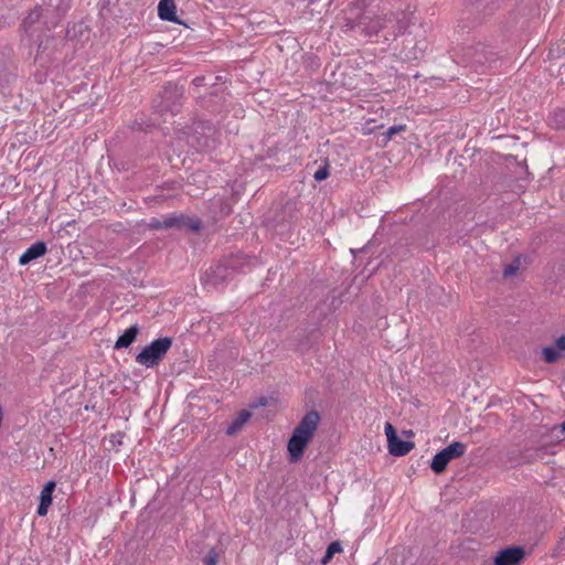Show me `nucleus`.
<instances>
[{
    "mask_svg": "<svg viewBox=\"0 0 565 565\" xmlns=\"http://www.w3.org/2000/svg\"><path fill=\"white\" fill-rule=\"evenodd\" d=\"M330 174L329 164L326 163L324 166L320 167L313 174V178L316 181H323L326 180Z\"/></svg>",
    "mask_w": 565,
    "mask_h": 565,
    "instance_id": "nucleus-20",
    "label": "nucleus"
},
{
    "mask_svg": "<svg viewBox=\"0 0 565 565\" xmlns=\"http://www.w3.org/2000/svg\"><path fill=\"white\" fill-rule=\"evenodd\" d=\"M40 18H41V9L35 8L33 10H31L22 23L24 31L29 32V30H31V26L33 24H35L36 22H39Z\"/></svg>",
    "mask_w": 565,
    "mask_h": 565,
    "instance_id": "nucleus-15",
    "label": "nucleus"
},
{
    "mask_svg": "<svg viewBox=\"0 0 565 565\" xmlns=\"http://www.w3.org/2000/svg\"><path fill=\"white\" fill-rule=\"evenodd\" d=\"M47 252L46 244L44 242H36L32 244L30 247L25 249V252L20 256L19 264L24 266L30 262L42 257Z\"/></svg>",
    "mask_w": 565,
    "mask_h": 565,
    "instance_id": "nucleus-8",
    "label": "nucleus"
},
{
    "mask_svg": "<svg viewBox=\"0 0 565 565\" xmlns=\"http://www.w3.org/2000/svg\"><path fill=\"white\" fill-rule=\"evenodd\" d=\"M139 333V326L134 324L128 328L115 342V349H126L128 348L137 338Z\"/></svg>",
    "mask_w": 565,
    "mask_h": 565,
    "instance_id": "nucleus-12",
    "label": "nucleus"
},
{
    "mask_svg": "<svg viewBox=\"0 0 565 565\" xmlns=\"http://www.w3.org/2000/svg\"><path fill=\"white\" fill-rule=\"evenodd\" d=\"M55 487V481H49L41 490L40 504L36 510V513L40 516H45L47 514L49 507L52 504V495Z\"/></svg>",
    "mask_w": 565,
    "mask_h": 565,
    "instance_id": "nucleus-9",
    "label": "nucleus"
},
{
    "mask_svg": "<svg viewBox=\"0 0 565 565\" xmlns=\"http://www.w3.org/2000/svg\"><path fill=\"white\" fill-rule=\"evenodd\" d=\"M249 418L250 413L248 411H241L226 428V434L230 436L236 434L247 423Z\"/></svg>",
    "mask_w": 565,
    "mask_h": 565,
    "instance_id": "nucleus-13",
    "label": "nucleus"
},
{
    "mask_svg": "<svg viewBox=\"0 0 565 565\" xmlns=\"http://www.w3.org/2000/svg\"><path fill=\"white\" fill-rule=\"evenodd\" d=\"M525 556L521 546L507 547L500 551L493 559V565H520Z\"/></svg>",
    "mask_w": 565,
    "mask_h": 565,
    "instance_id": "nucleus-4",
    "label": "nucleus"
},
{
    "mask_svg": "<svg viewBox=\"0 0 565 565\" xmlns=\"http://www.w3.org/2000/svg\"><path fill=\"white\" fill-rule=\"evenodd\" d=\"M404 30H405V26L398 23L397 31L393 32V36L396 38L397 35L402 34L404 32Z\"/></svg>",
    "mask_w": 565,
    "mask_h": 565,
    "instance_id": "nucleus-27",
    "label": "nucleus"
},
{
    "mask_svg": "<svg viewBox=\"0 0 565 565\" xmlns=\"http://www.w3.org/2000/svg\"><path fill=\"white\" fill-rule=\"evenodd\" d=\"M414 447V444L411 441H405L399 439L397 436L390 440L388 444V451L393 456L402 457L407 455L412 448Z\"/></svg>",
    "mask_w": 565,
    "mask_h": 565,
    "instance_id": "nucleus-11",
    "label": "nucleus"
},
{
    "mask_svg": "<svg viewBox=\"0 0 565 565\" xmlns=\"http://www.w3.org/2000/svg\"><path fill=\"white\" fill-rule=\"evenodd\" d=\"M164 109H166V110H170L172 114H175V113H178V111H179V107H178V105H175V104L170 105V104H168V103H167V104L164 105Z\"/></svg>",
    "mask_w": 565,
    "mask_h": 565,
    "instance_id": "nucleus-26",
    "label": "nucleus"
},
{
    "mask_svg": "<svg viewBox=\"0 0 565 565\" xmlns=\"http://www.w3.org/2000/svg\"><path fill=\"white\" fill-rule=\"evenodd\" d=\"M394 20V14L376 17L370 19L369 21H362L361 25H363V31L366 35L372 36L376 35L381 30L387 26L388 22Z\"/></svg>",
    "mask_w": 565,
    "mask_h": 565,
    "instance_id": "nucleus-6",
    "label": "nucleus"
},
{
    "mask_svg": "<svg viewBox=\"0 0 565 565\" xmlns=\"http://www.w3.org/2000/svg\"><path fill=\"white\" fill-rule=\"evenodd\" d=\"M520 268V262L519 259H515L513 263L507 265L503 269V276L505 278L514 276Z\"/></svg>",
    "mask_w": 565,
    "mask_h": 565,
    "instance_id": "nucleus-19",
    "label": "nucleus"
},
{
    "mask_svg": "<svg viewBox=\"0 0 565 565\" xmlns=\"http://www.w3.org/2000/svg\"><path fill=\"white\" fill-rule=\"evenodd\" d=\"M181 96V93L177 87H166L164 89V96L163 99L168 102L170 97H179Z\"/></svg>",
    "mask_w": 565,
    "mask_h": 565,
    "instance_id": "nucleus-22",
    "label": "nucleus"
},
{
    "mask_svg": "<svg viewBox=\"0 0 565 565\" xmlns=\"http://www.w3.org/2000/svg\"><path fill=\"white\" fill-rule=\"evenodd\" d=\"M319 423L320 415L317 411H310L301 418L288 441L287 448L290 462H297L300 460L308 443L313 437Z\"/></svg>",
    "mask_w": 565,
    "mask_h": 565,
    "instance_id": "nucleus-1",
    "label": "nucleus"
},
{
    "mask_svg": "<svg viewBox=\"0 0 565 565\" xmlns=\"http://www.w3.org/2000/svg\"><path fill=\"white\" fill-rule=\"evenodd\" d=\"M218 552L215 548H211L203 557L202 562L204 565H216L218 563Z\"/></svg>",
    "mask_w": 565,
    "mask_h": 565,
    "instance_id": "nucleus-17",
    "label": "nucleus"
},
{
    "mask_svg": "<svg viewBox=\"0 0 565 565\" xmlns=\"http://www.w3.org/2000/svg\"><path fill=\"white\" fill-rule=\"evenodd\" d=\"M172 345V339L163 337L153 340L136 355V362L146 367H154L163 360Z\"/></svg>",
    "mask_w": 565,
    "mask_h": 565,
    "instance_id": "nucleus-2",
    "label": "nucleus"
},
{
    "mask_svg": "<svg viewBox=\"0 0 565 565\" xmlns=\"http://www.w3.org/2000/svg\"><path fill=\"white\" fill-rule=\"evenodd\" d=\"M405 127H406L405 125H396V126L390 127L386 131L387 139H391L395 134L405 130Z\"/></svg>",
    "mask_w": 565,
    "mask_h": 565,
    "instance_id": "nucleus-24",
    "label": "nucleus"
},
{
    "mask_svg": "<svg viewBox=\"0 0 565 565\" xmlns=\"http://www.w3.org/2000/svg\"><path fill=\"white\" fill-rule=\"evenodd\" d=\"M175 10L177 8L173 0H160L158 4V15L163 21L180 23Z\"/></svg>",
    "mask_w": 565,
    "mask_h": 565,
    "instance_id": "nucleus-10",
    "label": "nucleus"
},
{
    "mask_svg": "<svg viewBox=\"0 0 565 565\" xmlns=\"http://www.w3.org/2000/svg\"><path fill=\"white\" fill-rule=\"evenodd\" d=\"M148 226L151 230H162V228H164V226L162 224V220L157 218V217H151L149 220Z\"/></svg>",
    "mask_w": 565,
    "mask_h": 565,
    "instance_id": "nucleus-25",
    "label": "nucleus"
},
{
    "mask_svg": "<svg viewBox=\"0 0 565 565\" xmlns=\"http://www.w3.org/2000/svg\"><path fill=\"white\" fill-rule=\"evenodd\" d=\"M465 57L469 63L483 65L489 61L487 46L482 43H478L476 46L467 47Z\"/></svg>",
    "mask_w": 565,
    "mask_h": 565,
    "instance_id": "nucleus-7",
    "label": "nucleus"
},
{
    "mask_svg": "<svg viewBox=\"0 0 565 565\" xmlns=\"http://www.w3.org/2000/svg\"><path fill=\"white\" fill-rule=\"evenodd\" d=\"M384 430H385V435L387 437L388 443L391 439H393L397 436L396 429L394 428V426L391 423L385 424Z\"/></svg>",
    "mask_w": 565,
    "mask_h": 565,
    "instance_id": "nucleus-23",
    "label": "nucleus"
},
{
    "mask_svg": "<svg viewBox=\"0 0 565 565\" xmlns=\"http://www.w3.org/2000/svg\"><path fill=\"white\" fill-rule=\"evenodd\" d=\"M164 228H183L185 216L182 214H170L162 220Z\"/></svg>",
    "mask_w": 565,
    "mask_h": 565,
    "instance_id": "nucleus-14",
    "label": "nucleus"
},
{
    "mask_svg": "<svg viewBox=\"0 0 565 565\" xmlns=\"http://www.w3.org/2000/svg\"><path fill=\"white\" fill-rule=\"evenodd\" d=\"M71 0H49V6L57 10L58 12H64L70 8Z\"/></svg>",
    "mask_w": 565,
    "mask_h": 565,
    "instance_id": "nucleus-18",
    "label": "nucleus"
},
{
    "mask_svg": "<svg viewBox=\"0 0 565 565\" xmlns=\"http://www.w3.org/2000/svg\"><path fill=\"white\" fill-rule=\"evenodd\" d=\"M342 552L341 543L335 541L329 544L327 551L321 559L323 565H327L333 557L334 554Z\"/></svg>",
    "mask_w": 565,
    "mask_h": 565,
    "instance_id": "nucleus-16",
    "label": "nucleus"
},
{
    "mask_svg": "<svg viewBox=\"0 0 565 565\" xmlns=\"http://www.w3.org/2000/svg\"><path fill=\"white\" fill-rule=\"evenodd\" d=\"M183 227H186L192 232H199L201 230V222L198 218L185 217V225Z\"/></svg>",
    "mask_w": 565,
    "mask_h": 565,
    "instance_id": "nucleus-21",
    "label": "nucleus"
},
{
    "mask_svg": "<svg viewBox=\"0 0 565 565\" xmlns=\"http://www.w3.org/2000/svg\"><path fill=\"white\" fill-rule=\"evenodd\" d=\"M542 358L548 363L553 364L559 359L565 358V335H561L552 347H544L542 349Z\"/></svg>",
    "mask_w": 565,
    "mask_h": 565,
    "instance_id": "nucleus-5",
    "label": "nucleus"
},
{
    "mask_svg": "<svg viewBox=\"0 0 565 565\" xmlns=\"http://www.w3.org/2000/svg\"><path fill=\"white\" fill-rule=\"evenodd\" d=\"M562 428L563 430H565V422L562 424Z\"/></svg>",
    "mask_w": 565,
    "mask_h": 565,
    "instance_id": "nucleus-28",
    "label": "nucleus"
},
{
    "mask_svg": "<svg viewBox=\"0 0 565 565\" xmlns=\"http://www.w3.org/2000/svg\"><path fill=\"white\" fill-rule=\"evenodd\" d=\"M467 450V445L461 441H454L440 451H438L430 463L431 470L439 475L447 468L448 463L456 458L461 457Z\"/></svg>",
    "mask_w": 565,
    "mask_h": 565,
    "instance_id": "nucleus-3",
    "label": "nucleus"
}]
</instances>
